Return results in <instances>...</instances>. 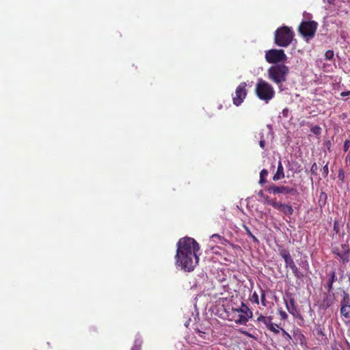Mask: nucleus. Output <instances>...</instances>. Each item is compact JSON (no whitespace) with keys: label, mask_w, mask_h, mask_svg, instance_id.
<instances>
[{"label":"nucleus","mask_w":350,"mask_h":350,"mask_svg":"<svg viewBox=\"0 0 350 350\" xmlns=\"http://www.w3.org/2000/svg\"><path fill=\"white\" fill-rule=\"evenodd\" d=\"M199 250L200 245L194 239L186 237L179 239L175 256L176 264L185 271H193L199 262Z\"/></svg>","instance_id":"f257e3e1"},{"label":"nucleus","mask_w":350,"mask_h":350,"mask_svg":"<svg viewBox=\"0 0 350 350\" xmlns=\"http://www.w3.org/2000/svg\"><path fill=\"white\" fill-rule=\"evenodd\" d=\"M295 33L292 28L288 26L278 27L274 33V43L280 47H287L293 42Z\"/></svg>","instance_id":"f03ea898"},{"label":"nucleus","mask_w":350,"mask_h":350,"mask_svg":"<svg viewBox=\"0 0 350 350\" xmlns=\"http://www.w3.org/2000/svg\"><path fill=\"white\" fill-rule=\"evenodd\" d=\"M288 72V67L284 64L273 65L267 70L268 79L280 86L286 81Z\"/></svg>","instance_id":"7ed1b4c3"},{"label":"nucleus","mask_w":350,"mask_h":350,"mask_svg":"<svg viewBox=\"0 0 350 350\" xmlns=\"http://www.w3.org/2000/svg\"><path fill=\"white\" fill-rule=\"evenodd\" d=\"M255 93L257 97L268 103L275 96V90L273 86L267 81L259 79L255 88Z\"/></svg>","instance_id":"20e7f679"},{"label":"nucleus","mask_w":350,"mask_h":350,"mask_svg":"<svg viewBox=\"0 0 350 350\" xmlns=\"http://www.w3.org/2000/svg\"><path fill=\"white\" fill-rule=\"evenodd\" d=\"M317 27L318 23L314 21H302L299 25L298 31L308 42L314 37Z\"/></svg>","instance_id":"39448f33"},{"label":"nucleus","mask_w":350,"mask_h":350,"mask_svg":"<svg viewBox=\"0 0 350 350\" xmlns=\"http://www.w3.org/2000/svg\"><path fill=\"white\" fill-rule=\"evenodd\" d=\"M265 58L268 63L276 65L286 62L287 56L284 50L272 49L265 51Z\"/></svg>","instance_id":"423d86ee"},{"label":"nucleus","mask_w":350,"mask_h":350,"mask_svg":"<svg viewBox=\"0 0 350 350\" xmlns=\"http://www.w3.org/2000/svg\"><path fill=\"white\" fill-rule=\"evenodd\" d=\"M280 255L282 257L285 262V267H289L294 275L297 279L303 278L304 275L299 271L298 267L296 266L291 254L286 249L279 250Z\"/></svg>","instance_id":"0eeeda50"},{"label":"nucleus","mask_w":350,"mask_h":350,"mask_svg":"<svg viewBox=\"0 0 350 350\" xmlns=\"http://www.w3.org/2000/svg\"><path fill=\"white\" fill-rule=\"evenodd\" d=\"M340 247L341 250L337 246H332V252L340 258L342 264H346L349 261L350 247L347 243H342Z\"/></svg>","instance_id":"6e6552de"},{"label":"nucleus","mask_w":350,"mask_h":350,"mask_svg":"<svg viewBox=\"0 0 350 350\" xmlns=\"http://www.w3.org/2000/svg\"><path fill=\"white\" fill-rule=\"evenodd\" d=\"M266 202L268 204L271 205L274 208L286 215L290 216L293 214V208L291 205L277 202L275 199H269V197L266 198Z\"/></svg>","instance_id":"1a4fd4ad"},{"label":"nucleus","mask_w":350,"mask_h":350,"mask_svg":"<svg viewBox=\"0 0 350 350\" xmlns=\"http://www.w3.org/2000/svg\"><path fill=\"white\" fill-rule=\"evenodd\" d=\"M267 191L270 193H273L274 195L279 194V193H283V194H290L292 196H297L298 195L299 192L296 188L294 187H289L286 186H275L272 185L270 186Z\"/></svg>","instance_id":"9d476101"},{"label":"nucleus","mask_w":350,"mask_h":350,"mask_svg":"<svg viewBox=\"0 0 350 350\" xmlns=\"http://www.w3.org/2000/svg\"><path fill=\"white\" fill-rule=\"evenodd\" d=\"M247 84L245 82H241L236 88L235 96L233 97V103L236 106H239L245 98L247 95Z\"/></svg>","instance_id":"9b49d317"},{"label":"nucleus","mask_w":350,"mask_h":350,"mask_svg":"<svg viewBox=\"0 0 350 350\" xmlns=\"http://www.w3.org/2000/svg\"><path fill=\"white\" fill-rule=\"evenodd\" d=\"M340 314L345 319H350V296L349 293L343 292L342 299L340 301Z\"/></svg>","instance_id":"f8f14e48"},{"label":"nucleus","mask_w":350,"mask_h":350,"mask_svg":"<svg viewBox=\"0 0 350 350\" xmlns=\"http://www.w3.org/2000/svg\"><path fill=\"white\" fill-rule=\"evenodd\" d=\"M284 301L288 312L295 317L298 312L295 306V299L292 294H286Z\"/></svg>","instance_id":"ddd939ff"},{"label":"nucleus","mask_w":350,"mask_h":350,"mask_svg":"<svg viewBox=\"0 0 350 350\" xmlns=\"http://www.w3.org/2000/svg\"><path fill=\"white\" fill-rule=\"evenodd\" d=\"M284 176H285V175H284L283 165H282L281 161H279L276 172L273 176V180L278 181L279 180L284 178Z\"/></svg>","instance_id":"4468645a"},{"label":"nucleus","mask_w":350,"mask_h":350,"mask_svg":"<svg viewBox=\"0 0 350 350\" xmlns=\"http://www.w3.org/2000/svg\"><path fill=\"white\" fill-rule=\"evenodd\" d=\"M250 316L249 314H238L237 319L234 320L235 323L241 325H245L248 321Z\"/></svg>","instance_id":"2eb2a0df"},{"label":"nucleus","mask_w":350,"mask_h":350,"mask_svg":"<svg viewBox=\"0 0 350 350\" xmlns=\"http://www.w3.org/2000/svg\"><path fill=\"white\" fill-rule=\"evenodd\" d=\"M257 321L258 323H263L267 327L269 326V325L272 323V317H265L262 314H260L257 318Z\"/></svg>","instance_id":"dca6fc26"},{"label":"nucleus","mask_w":350,"mask_h":350,"mask_svg":"<svg viewBox=\"0 0 350 350\" xmlns=\"http://www.w3.org/2000/svg\"><path fill=\"white\" fill-rule=\"evenodd\" d=\"M336 281V273L335 271H332L330 273V278L325 285V288L327 290L328 292H330L332 289L333 288V284Z\"/></svg>","instance_id":"f3484780"},{"label":"nucleus","mask_w":350,"mask_h":350,"mask_svg":"<svg viewBox=\"0 0 350 350\" xmlns=\"http://www.w3.org/2000/svg\"><path fill=\"white\" fill-rule=\"evenodd\" d=\"M327 198V196L326 193L324 191L321 192L320 196H319V206L321 208L325 205Z\"/></svg>","instance_id":"a211bd4d"},{"label":"nucleus","mask_w":350,"mask_h":350,"mask_svg":"<svg viewBox=\"0 0 350 350\" xmlns=\"http://www.w3.org/2000/svg\"><path fill=\"white\" fill-rule=\"evenodd\" d=\"M237 311L238 312H241V314H249L250 317H252V311H250L249 308L243 303L242 304V306L239 309H237Z\"/></svg>","instance_id":"6ab92c4d"},{"label":"nucleus","mask_w":350,"mask_h":350,"mask_svg":"<svg viewBox=\"0 0 350 350\" xmlns=\"http://www.w3.org/2000/svg\"><path fill=\"white\" fill-rule=\"evenodd\" d=\"M243 228L245 230L246 234L252 238L253 241L256 243H259L258 239L252 233L250 228L245 225H243Z\"/></svg>","instance_id":"aec40b11"},{"label":"nucleus","mask_w":350,"mask_h":350,"mask_svg":"<svg viewBox=\"0 0 350 350\" xmlns=\"http://www.w3.org/2000/svg\"><path fill=\"white\" fill-rule=\"evenodd\" d=\"M268 171L266 169H263L261 170L260 173V184H263L266 183L265 177L268 175Z\"/></svg>","instance_id":"412c9836"},{"label":"nucleus","mask_w":350,"mask_h":350,"mask_svg":"<svg viewBox=\"0 0 350 350\" xmlns=\"http://www.w3.org/2000/svg\"><path fill=\"white\" fill-rule=\"evenodd\" d=\"M333 230L336 234H338L340 233V224H339L338 220H337V219H335L334 221Z\"/></svg>","instance_id":"4be33fe9"},{"label":"nucleus","mask_w":350,"mask_h":350,"mask_svg":"<svg viewBox=\"0 0 350 350\" xmlns=\"http://www.w3.org/2000/svg\"><path fill=\"white\" fill-rule=\"evenodd\" d=\"M278 325L274 324L273 323H271L269 326L267 327L268 329L273 332L274 334H278L279 329H278L276 327H278Z\"/></svg>","instance_id":"5701e85b"},{"label":"nucleus","mask_w":350,"mask_h":350,"mask_svg":"<svg viewBox=\"0 0 350 350\" xmlns=\"http://www.w3.org/2000/svg\"><path fill=\"white\" fill-rule=\"evenodd\" d=\"M250 301L256 304H259L258 295L256 292H254L250 297Z\"/></svg>","instance_id":"b1692460"},{"label":"nucleus","mask_w":350,"mask_h":350,"mask_svg":"<svg viewBox=\"0 0 350 350\" xmlns=\"http://www.w3.org/2000/svg\"><path fill=\"white\" fill-rule=\"evenodd\" d=\"M260 301H261V304L263 306H266V294H265V292L264 290H262V288L260 289Z\"/></svg>","instance_id":"393cba45"},{"label":"nucleus","mask_w":350,"mask_h":350,"mask_svg":"<svg viewBox=\"0 0 350 350\" xmlns=\"http://www.w3.org/2000/svg\"><path fill=\"white\" fill-rule=\"evenodd\" d=\"M334 51L332 50H328L325 53V57L327 60L332 59L334 58Z\"/></svg>","instance_id":"a878e982"},{"label":"nucleus","mask_w":350,"mask_h":350,"mask_svg":"<svg viewBox=\"0 0 350 350\" xmlns=\"http://www.w3.org/2000/svg\"><path fill=\"white\" fill-rule=\"evenodd\" d=\"M278 314L282 320H286L288 318V314L282 308L278 310Z\"/></svg>","instance_id":"bb28decb"},{"label":"nucleus","mask_w":350,"mask_h":350,"mask_svg":"<svg viewBox=\"0 0 350 350\" xmlns=\"http://www.w3.org/2000/svg\"><path fill=\"white\" fill-rule=\"evenodd\" d=\"M318 169H319V167H318L317 163H314L312 165L311 168H310L311 174H313V175H317V174Z\"/></svg>","instance_id":"cd10ccee"},{"label":"nucleus","mask_w":350,"mask_h":350,"mask_svg":"<svg viewBox=\"0 0 350 350\" xmlns=\"http://www.w3.org/2000/svg\"><path fill=\"white\" fill-rule=\"evenodd\" d=\"M282 332V336L285 340L289 342L291 340V336L284 329L281 328Z\"/></svg>","instance_id":"c85d7f7f"},{"label":"nucleus","mask_w":350,"mask_h":350,"mask_svg":"<svg viewBox=\"0 0 350 350\" xmlns=\"http://www.w3.org/2000/svg\"><path fill=\"white\" fill-rule=\"evenodd\" d=\"M198 332L199 337H200L201 338L204 340L208 339V334H207L206 332L200 330H198Z\"/></svg>","instance_id":"c756f323"},{"label":"nucleus","mask_w":350,"mask_h":350,"mask_svg":"<svg viewBox=\"0 0 350 350\" xmlns=\"http://www.w3.org/2000/svg\"><path fill=\"white\" fill-rule=\"evenodd\" d=\"M328 173H329V170H328V165L327 163L323 167V172H322L323 176L324 178H326L327 176V175H328Z\"/></svg>","instance_id":"7c9ffc66"},{"label":"nucleus","mask_w":350,"mask_h":350,"mask_svg":"<svg viewBox=\"0 0 350 350\" xmlns=\"http://www.w3.org/2000/svg\"><path fill=\"white\" fill-rule=\"evenodd\" d=\"M338 179L340 180L344 181V180H345V172L343 171V170H342V169L339 170L338 174Z\"/></svg>","instance_id":"2f4dec72"},{"label":"nucleus","mask_w":350,"mask_h":350,"mask_svg":"<svg viewBox=\"0 0 350 350\" xmlns=\"http://www.w3.org/2000/svg\"><path fill=\"white\" fill-rule=\"evenodd\" d=\"M350 147V140L346 139L344 142L343 149L345 152L348 151L349 148Z\"/></svg>","instance_id":"473e14b6"},{"label":"nucleus","mask_w":350,"mask_h":350,"mask_svg":"<svg viewBox=\"0 0 350 350\" xmlns=\"http://www.w3.org/2000/svg\"><path fill=\"white\" fill-rule=\"evenodd\" d=\"M311 131L316 135L320 134L321 128L318 126H314L311 129Z\"/></svg>","instance_id":"72a5a7b5"},{"label":"nucleus","mask_w":350,"mask_h":350,"mask_svg":"<svg viewBox=\"0 0 350 350\" xmlns=\"http://www.w3.org/2000/svg\"><path fill=\"white\" fill-rule=\"evenodd\" d=\"M211 238L212 239H215H215H217L219 241H221V240L224 239V238L223 237L220 236V235H219V234H213V235L211 237Z\"/></svg>","instance_id":"f704fd0d"},{"label":"nucleus","mask_w":350,"mask_h":350,"mask_svg":"<svg viewBox=\"0 0 350 350\" xmlns=\"http://www.w3.org/2000/svg\"><path fill=\"white\" fill-rule=\"evenodd\" d=\"M340 96L342 97H345V96H350V90L341 92L340 93Z\"/></svg>","instance_id":"c9c22d12"},{"label":"nucleus","mask_w":350,"mask_h":350,"mask_svg":"<svg viewBox=\"0 0 350 350\" xmlns=\"http://www.w3.org/2000/svg\"><path fill=\"white\" fill-rule=\"evenodd\" d=\"M331 306V304L329 301H323V306L327 308H329Z\"/></svg>","instance_id":"e433bc0d"},{"label":"nucleus","mask_w":350,"mask_h":350,"mask_svg":"<svg viewBox=\"0 0 350 350\" xmlns=\"http://www.w3.org/2000/svg\"><path fill=\"white\" fill-rule=\"evenodd\" d=\"M259 145L262 148H264L265 146V142L264 140L261 139L259 142Z\"/></svg>","instance_id":"4c0bfd02"},{"label":"nucleus","mask_w":350,"mask_h":350,"mask_svg":"<svg viewBox=\"0 0 350 350\" xmlns=\"http://www.w3.org/2000/svg\"><path fill=\"white\" fill-rule=\"evenodd\" d=\"M323 334L322 331H318V334Z\"/></svg>","instance_id":"58836bf2"}]
</instances>
